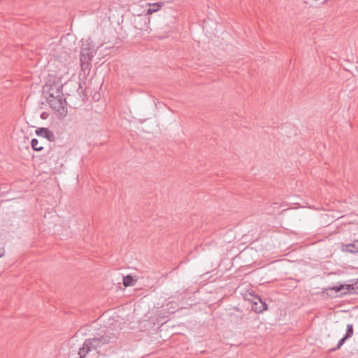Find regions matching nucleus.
Segmentation results:
<instances>
[{
    "label": "nucleus",
    "mask_w": 358,
    "mask_h": 358,
    "mask_svg": "<svg viewBox=\"0 0 358 358\" xmlns=\"http://www.w3.org/2000/svg\"><path fill=\"white\" fill-rule=\"evenodd\" d=\"M117 336L112 329H107L97 334L94 337L85 341L83 347L79 349L78 355L80 358H85L87 353L91 351H98L106 344L113 343Z\"/></svg>",
    "instance_id": "1"
},
{
    "label": "nucleus",
    "mask_w": 358,
    "mask_h": 358,
    "mask_svg": "<svg viewBox=\"0 0 358 358\" xmlns=\"http://www.w3.org/2000/svg\"><path fill=\"white\" fill-rule=\"evenodd\" d=\"M62 85L61 88H62ZM60 87H58L57 90L54 92L52 87L49 92V96L48 97V102L50 106L57 113L61 115L66 116L67 114L66 101L64 98L62 92L59 90Z\"/></svg>",
    "instance_id": "2"
},
{
    "label": "nucleus",
    "mask_w": 358,
    "mask_h": 358,
    "mask_svg": "<svg viewBox=\"0 0 358 358\" xmlns=\"http://www.w3.org/2000/svg\"><path fill=\"white\" fill-rule=\"evenodd\" d=\"M357 287L355 285H339L336 286H334L332 287H329L326 290L327 291H334L335 292H339L343 290V292L341 293V295L347 294H356L357 293Z\"/></svg>",
    "instance_id": "3"
},
{
    "label": "nucleus",
    "mask_w": 358,
    "mask_h": 358,
    "mask_svg": "<svg viewBox=\"0 0 358 358\" xmlns=\"http://www.w3.org/2000/svg\"><path fill=\"white\" fill-rule=\"evenodd\" d=\"M95 55L94 49L90 44L83 45L80 50V61L92 62Z\"/></svg>",
    "instance_id": "4"
},
{
    "label": "nucleus",
    "mask_w": 358,
    "mask_h": 358,
    "mask_svg": "<svg viewBox=\"0 0 358 358\" xmlns=\"http://www.w3.org/2000/svg\"><path fill=\"white\" fill-rule=\"evenodd\" d=\"M36 134L38 136H41L48 139L50 142H53L55 141V136L54 133L45 127H40L36 130Z\"/></svg>",
    "instance_id": "5"
},
{
    "label": "nucleus",
    "mask_w": 358,
    "mask_h": 358,
    "mask_svg": "<svg viewBox=\"0 0 358 358\" xmlns=\"http://www.w3.org/2000/svg\"><path fill=\"white\" fill-rule=\"evenodd\" d=\"M255 300L252 304V309L255 313H261L267 310V304L262 300L259 296L255 297Z\"/></svg>",
    "instance_id": "6"
},
{
    "label": "nucleus",
    "mask_w": 358,
    "mask_h": 358,
    "mask_svg": "<svg viewBox=\"0 0 358 358\" xmlns=\"http://www.w3.org/2000/svg\"><path fill=\"white\" fill-rule=\"evenodd\" d=\"M341 250L350 253H358V240H355L350 243L343 244L341 245Z\"/></svg>",
    "instance_id": "7"
},
{
    "label": "nucleus",
    "mask_w": 358,
    "mask_h": 358,
    "mask_svg": "<svg viewBox=\"0 0 358 358\" xmlns=\"http://www.w3.org/2000/svg\"><path fill=\"white\" fill-rule=\"evenodd\" d=\"M164 5V3L163 2H158L150 4V8L147 10V13L152 14L153 13H155L160 10Z\"/></svg>",
    "instance_id": "8"
},
{
    "label": "nucleus",
    "mask_w": 358,
    "mask_h": 358,
    "mask_svg": "<svg viewBox=\"0 0 358 358\" xmlns=\"http://www.w3.org/2000/svg\"><path fill=\"white\" fill-rule=\"evenodd\" d=\"M80 66L83 73L88 75L92 67V62L80 61Z\"/></svg>",
    "instance_id": "9"
},
{
    "label": "nucleus",
    "mask_w": 358,
    "mask_h": 358,
    "mask_svg": "<svg viewBox=\"0 0 358 358\" xmlns=\"http://www.w3.org/2000/svg\"><path fill=\"white\" fill-rule=\"evenodd\" d=\"M136 280L131 275H127L123 277V285L124 287H129L134 285Z\"/></svg>",
    "instance_id": "10"
},
{
    "label": "nucleus",
    "mask_w": 358,
    "mask_h": 358,
    "mask_svg": "<svg viewBox=\"0 0 358 358\" xmlns=\"http://www.w3.org/2000/svg\"><path fill=\"white\" fill-rule=\"evenodd\" d=\"M31 147L35 151H41L43 150V146L39 144L36 138H33L31 142Z\"/></svg>",
    "instance_id": "11"
},
{
    "label": "nucleus",
    "mask_w": 358,
    "mask_h": 358,
    "mask_svg": "<svg viewBox=\"0 0 358 358\" xmlns=\"http://www.w3.org/2000/svg\"><path fill=\"white\" fill-rule=\"evenodd\" d=\"M354 330L353 325L352 324H347V329L345 334L344 335L345 338H350L353 336Z\"/></svg>",
    "instance_id": "12"
},
{
    "label": "nucleus",
    "mask_w": 358,
    "mask_h": 358,
    "mask_svg": "<svg viewBox=\"0 0 358 358\" xmlns=\"http://www.w3.org/2000/svg\"><path fill=\"white\" fill-rule=\"evenodd\" d=\"M347 339H348V338H345V336H344L342 338H341V339L338 341V343H337V345H336L335 348H334L331 349V350H330V351H331V352H334V351H336L337 350L340 349V348H341V346L345 343V341H346Z\"/></svg>",
    "instance_id": "13"
},
{
    "label": "nucleus",
    "mask_w": 358,
    "mask_h": 358,
    "mask_svg": "<svg viewBox=\"0 0 358 358\" xmlns=\"http://www.w3.org/2000/svg\"><path fill=\"white\" fill-rule=\"evenodd\" d=\"M5 255V250L3 248H0V257H2Z\"/></svg>",
    "instance_id": "14"
},
{
    "label": "nucleus",
    "mask_w": 358,
    "mask_h": 358,
    "mask_svg": "<svg viewBox=\"0 0 358 358\" xmlns=\"http://www.w3.org/2000/svg\"><path fill=\"white\" fill-rule=\"evenodd\" d=\"M81 88H82L81 84H80V83H79V87H78V90L79 89H81Z\"/></svg>",
    "instance_id": "15"
},
{
    "label": "nucleus",
    "mask_w": 358,
    "mask_h": 358,
    "mask_svg": "<svg viewBox=\"0 0 358 358\" xmlns=\"http://www.w3.org/2000/svg\"><path fill=\"white\" fill-rule=\"evenodd\" d=\"M44 117H45V115H44V113H43L41 115V117L44 118Z\"/></svg>",
    "instance_id": "16"
},
{
    "label": "nucleus",
    "mask_w": 358,
    "mask_h": 358,
    "mask_svg": "<svg viewBox=\"0 0 358 358\" xmlns=\"http://www.w3.org/2000/svg\"><path fill=\"white\" fill-rule=\"evenodd\" d=\"M44 117H45V115H44V113H43L41 115V117L44 118Z\"/></svg>",
    "instance_id": "17"
},
{
    "label": "nucleus",
    "mask_w": 358,
    "mask_h": 358,
    "mask_svg": "<svg viewBox=\"0 0 358 358\" xmlns=\"http://www.w3.org/2000/svg\"><path fill=\"white\" fill-rule=\"evenodd\" d=\"M78 356H79V358H80V355H78Z\"/></svg>",
    "instance_id": "18"
}]
</instances>
